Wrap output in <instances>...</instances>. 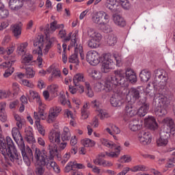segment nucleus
<instances>
[{"mask_svg": "<svg viewBox=\"0 0 175 175\" xmlns=\"http://www.w3.org/2000/svg\"><path fill=\"white\" fill-rule=\"evenodd\" d=\"M148 110H150V104L144 102L139 109H137V114H138L139 117H144V116L148 113Z\"/></svg>", "mask_w": 175, "mask_h": 175, "instance_id": "393cba45", "label": "nucleus"}, {"mask_svg": "<svg viewBox=\"0 0 175 175\" xmlns=\"http://www.w3.org/2000/svg\"><path fill=\"white\" fill-rule=\"evenodd\" d=\"M81 143L84 147H94V146H95V141H92L88 138L83 139Z\"/></svg>", "mask_w": 175, "mask_h": 175, "instance_id": "c03bdc74", "label": "nucleus"}, {"mask_svg": "<svg viewBox=\"0 0 175 175\" xmlns=\"http://www.w3.org/2000/svg\"><path fill=\"white\" fill-rule=\"evenodd\" d=\"M33 62V56L31 53H26L23 55L22 59V64L25 65L26 66H29V65H32Z\"/></svg>", "mask_w": 175, "mask_h": 175, "instance_id": "cd10ccee", "label": "nucleus"}, {"mask_svg": "<svg viewBox=\"0 0 175 175\" xmlns=\"http://www.w3.org/2000/svg\"><path fill=\"white\" fill-rule=\"evenodd\" d=\"M9 96V92L0 90V99H5Z\"/></svg>", "mask_w": 175, "mask_h": 175, "instance_id": "052dcab7", "label": "nucleus"}, {"mask_svg": "<svg viewBox=\"0 0 175 175\" xmlns=\"http://www.w3.org/2000/svg\"><path fill=\"white\" fill-rule=\"evenodd\" d=\"M142 91L139 88H131L129 89L126 96V100L128 103H135L138 99H140Z\"/></svg>", "mask_w": 175, "mask_h": 175, "instance_id": "9d476101", "label": "nucleus"}, {"mask_svg": "<svg viewBox=\"0 0 175 175\" xmlns=\"http://www.w3.org/2000/svg\"><path fill=\"white\" fill-rule=\"evenodd\" d=\"M0 152L3 157L8 155L10 161L15 165H23V157L17 151L10 137H5V139L0 140Z\"/></svg>", "mask_w": 175, "mask_h": 175, "instance_id": "f03ea898", "label": "nucleus"}, {"mask_svg": "<svg viewBox=\"0 0 175 175\" xmlns=\"http://www.w3.org/2000/svg\"><path fill=\"white\" fill-rule=\"evenodd\" d=\"M138 139L142 144L147 146L151 143V134L148 131L142 130L138 133Z\"/></svg>", "mask_w": 175, "mask_h": 175, "instance_id": "6ab92c4d", "label": "nucleus"}, {"mask_svg": "<svg viewBox=\"0 0 175 175\" xmlns=\"http://www.w3.org/2000/svg\"><path fill=\"white\" fill-rule=\"evenodd\" d=\"M54 40H55V38H52L49 40V42L46 45V48L44 49V54H47L49 53V50H50L51 44H53V42H54Z\"/></svg>", "mask_w": 175, "mask_h": 175, "instance_id": "864d4df0", "label": "nucleus"}, {"mask_svg": "<svg viewBox=\"0 0 175 175\" xmlns=\"http://www.w3.org/2000/svg\"><path fill=\"white\" fill-rule=\"evenodd\" d=\"M110 128H111V131L113 132V133H116V135H119V133H120V132H121L120 129L114 124H110Z\"/></svg>", "mask_w": 175, "mask_h": 175, "instance_id": "680f3d73", "label": "nucleus"}, {"mask_svg": "<svg viewBox=\"0 0 175 175\" xmlns=\"http://www.w3.org/2000/svg\"><path fill=\"white\" fill-rule=\"evenodd\" d=\"M53 161V159H50V157H49L48 160L46 161V162H45L44 165H45L46 169H49V170H53L55 166L57 165V163H55V161Z\"/></svg>", "mask_w": 175, "mask_h": 175, "instance_id": "79ce46f5", "label": "nucleus"}, {"mask_svg": "<svg viewBox=\"0 0 175 175\" xmlns=\"http://www.w3.org/2000/svg\"><path fill=\"white\" fill-rule=\"evenodd\" d=\"M122 8L124 10H129L131 9V3H129V1L128 0H124V1H122L120 3Z\"/></svg>", "mask_w": 175, "mask_h": 175, "instance_id": "6e6d98bb", "label": "nucleus"}, {"mask_svg": "<svg viewBox=\"0 0 175 175\" xmlns=\"http://www.w3.org/2000/svg\"><path fill=\"white\" fill-rule=\"evenodd\" d=\"M115 72H122V73H123V77L124 79H126V84L124 85V87L128 86V81H130V83H136L137 81L136 73L131 68H127L125 72L122 70H115Z\"/></svg>", "mask_w": 175, "mask_h": 175, "instance_id": "9b49d317", "label": "nucleus"}, {"mask_svg": "<svg viewBox=\"0 0 175 175\" xmlns=\"http://www.w3.org/2000/svg\"><path fill=\"white\" fill-rule=\"evenodd\" d=\"M43 44H44V40L42 36H38L33 42V46L36 47L33 50V54H38L37 61L38 62V68H42V64L43 62Z\"/></svg>", "mask_w": 175, "mask_h": 175, "instance_id": "6e6552de", "label": "nucleus"}, {"mask_svg": "<svg viewBox=\"0 0 175 175\" xmlns=\"http://www.w3.org/2000/svg\"><path fill=\"white\" fill-rule=\"evenodd\" d=\"M145 122H146V124L150 128V129L155 130L158 128V123H157L155 118L152 116H149L147 119H146Z\"/></svg>", "mask_w": 175, "mask_h": 175, "instance_id": "bb28decb", "label": "nucleus"}, {"mask_svg": "<svg viewBox=\"0 0 175 175\" xmlns=\"http://www.w3.org/2000/svg\"><path fill=\"white\" fill-rule=\"evenodd\" d=\"M25 76L27 79H33V77H35V71L31 67L27 68Z\"/></svg>", "mask_w": 175, "mask_h": 175, "instance_id": "49530a36", "label": "nucleus"}, {"mask_svg": "<svg viewBox=\"0 0 175 175\" xmlns=\"http://www.w3.org/2000/svg\"><path fill=\"white\" fill-rule=\"evenodd\" d=\"M62 111V108L59 106H55L49 109V113L47 118L49 124H51L55 121L57 116Z\"/></svg>", "mask_w": 175, "mask_h": 175, "instance_id": "a211bd4d", "label": "nucleus"}, {"mask_svg": "<svg viewBox=\"0 0 175 175\" xmlns=\"http://www.w3.org/2000/svg\"><path fill=\"white\" fill-rule=\"evenodd\" d=\"M109 19L105 21L100 26L99 28L101 29V31H103L105 33H109V32H111V27L107 23H109Z\"/></svg>", "mask_w": 175, "mask_h": 175, "instance_id": "f704fd0d", "label": "nucleus"}, {"mask_svg": "<svg viewBox=\"0 0 175 175\" xmlns=\"http://www.w3.org/2000/svg\"><path fill=\"white\" fill-rule=\"evenodd\" d=\"M113 23L118 27H125V25H126L125 19H124L122 16L120 15H113Z\"/></svg>", "mask_w": 175, "mask_h": 175, "instance_id": "c756f323", "label": "nucleus"}, {"mask_svg": "<svg viewBox=\"0 0 175 175\" xmlns=\"http://www.w3.org/2000/svg\"><path fill=\"white\" fill-rule=\"evenodd\" d=\"M30 98L32 99H37L38 102V106H42V100H40V97H39V94L33 90H29Z\"/></svg>", "mask_w": 175, "mask_h": 175, "instance_id": "ea45409f", "label": "nucleus"}, {"mask_svg": "<svg viewBox=\"0 0 175 175\" xmlns=\"http://www.w3.org/2000/svg\"><path fill=\"white\" fill-rule=\"evenodd\" d=\"M114 76L105 80L103 91L111 92V91H114V88H116L117 85L125 87L126 79L124 78V73H122V71H114Z\"/></svg>", "mask_w": 175, "mask_h": 175, "instance_id": "20e7f679", "label": "nucleus"}, {"mask_svg": "<svg viewBox=\"0 0 175 175\" xmlns=\"http://www.w3.org/2000/svg\"><path fill=\"white\" fill-rule=\"evenodd\" d=\"M53 77H61V71L58 69H55L52 72Z\"/></svg>", "mask_w": 175, "mask_h": 175, "instance_id": "774afa93", "label": "nucleus"}, {"mask_svg": "<svg viewBox=\"0 0 175 175\" xmlns=\"http://www.w3.org/2000/svg\"><path fill=\"white\" fill-rule=\"evenodd\" d=\"M102 144L107 147L108 148H111L112 150H116V152H106L105 154L107 157L110 158H118L120 153L121 152V146H117L111 141H109L107 139H103Z\"/></svg>", "mask_w": 175, "mask_h": 175, "instance_id": "1a4fd4ad", "label": "nucleus"}, {"mask_svg": "<svg viewBox=\"0 0 175 175\" xmlns=\"http://www.w3.org/2000/svg\"><path fill=\"white\" fill-rule=\"evenodd\" d=\"M64 114L66 116L67 118H71V120H75L76 118V117L73 115V113L68 109L65 110Z\"/></svg>", "mask_w": 175, "mask_h": 175, "instance_id": "bf43d9fd", "label": "nucleus"}, {"mask_svg": "<svg viewBox=\"0 0 175 175\" xmlns=\"http://www.w3.org/2000/svg\"><path fill=\"white\" fill-rule=\"evenodd\" d=\"M98 116H100V120H105V118H109V113L103 109L98 110Z\"/></svg>", "mask_w": 175, "mask_h": 175, "instance_id": "8fccbe9b", "label": "nucleus"}, {"mask_svg": "<svg viewBox=\"0 0 175 175\" xmlns=\"http://www.w3.org/2000/svg\"><path fill=\"white\" fill-rule=\"evenodd\" d=\"M162 123L167 126H165L161 131H170V134L174 135L175 132V124L174 120L172 118H165L162 120Z\"/></svg>", "mask_w": 175, "mask_h": 175, "instance_id": "aec40b11", "label": "nucleus"}, {"mask_svg": "<svg viewBox=\"0 0 175 175\" xmlns=\"http://www.w3.org/2000/svg\"><path fill=\"white\" fill-rule=\"evenodd\" d=\"M73 169H75L73 163L70 162L67 164V165L64 168V172L66 173H69L70 172V170H73Z\"/></svg>", "mask_w": 175, "mask_h": 175, "instance_id": "13d9d810", "label": "nucleus"}, {"mask_svg": "<svg viewBox=\"0 0 175 175\" xmlns=\"http://www.w3.org/2000/svg\"><path fill=\"white\" fill-rule=\"evenodd\" d=\"M62 142H68L70 139V131L68 127L65 126L64 128L63 132L62 133Z\"/></svg>", "mask_w": 175, "mask_h": 175, "instance_id": "2f4dec72", "label": "nucleus"}, {"mask_svg": "<svg viewBox=\"0 0 175 175\" xmlns=\"http://www.w3.org/2000/svg\"><path fill=\"white\" fill-rule=\"evenodd\" d=\"M25 139L27 143H29L30 144H33V143L36 142L35 137H33V134L32 133V131L29 129H26L25 131Z\"/></svg>", "mask_w": 175, "mask_h": 175, "instance_id": "473e14b6", "label": "nucleus"}, {"mask_svg": "<svg viewBox=\"0 0 175 175\" xmlns=\"http://www.w3.org/2000/svg\"><path fill=\"white\" fill-rule=\"evenodd\" d=\"M27 47H28V42H23L18 44L16 53L18 55H25L27 53Z\"/></svg>", "mask_w": 175, "mask_h": 175, "instance_id": "c85d7f7f", "label": "nucleus"}, {"mask_svg": "<svg viewBox=\"0 0 175 175\" xmlns=\"http://www.w3.org/2000/svg\"><path fill=\"white\" fill-rule=\"evenodd\" d=\"M24 3L22 0H10L9 8L11 10H20L23 8Z\"/></svg>", "mask_w": 175, "mask_h": 175, "instance_id": "b1692460", "label": "nucleus"}, {"mask_svg": "<svg viewBox=\"0 0 175 175\" xmlns=\"http://www.w3.org/2000/svg\"><path fill=\"white\" fill-rule=\"evenodd\" d=\"M90 75L93 80H99L102 77V74L97 70H92Z\"/></svg>", "mask_w": 175, "mask_h": 175, "instance_id": "a19ab883", "label": "nucleus"}, {"mask_svg": "<svg viewBox=\"0 0 175 175\" xmlns=\"http://www.w3.org/2000/svg\"><path fill=\"white\" fill-rule=\"evenodd\" d=\"M84 81V75L79 73L75 75L73 78V83L75 85H79L80 83Z\"/></svg>", "mask_w": 175, "mask_h": 175, "instance_id": "e433bc0d", "label": "nucleus"}, {"mask_svg": "<svg viewBox=\"0 0 175 175\" xmlns=\"http://www.w3.org/2000/svg\"><path fill=\"white\" fill-rule=\"evenodd\" d=\"M59 102L63 106H68V107H72L70 105V102L68 100H66L65 95L62 94L59 98Z\"/></svg>", "mask_w": 175, "mask_h": 175, "instance_id": "37998d69", "label": "nucleus"}, {"mask_svg": "<svg viewBox=\"0 0 175 175\" xmlns=\"http://www.w3.org/2000/svg\"><path fill=\"white\" fill-rule=\"evenodd\" d=\"M104 85L100 82H97L94 85V90L96 92H102V90H103Z\"/></svg>", "mask_w": 175, "mask_h": 175, "instance_id": "5fc2aeb1", "label": "nucleus"}, {"mask_svg": "<svg viewBox=\"0 0 175 175\" xmlns=\"http://www.w3.org/2000/svg\"><path fill=\"white\" fill-rule=\"evenodd\" d=\"M69 62L71 64H79V57L77 56V53H76V51H75V53L72 55L69 58H68Z\"/></svg>", "mask_w": 175, "mask_h": 175, "instance_id": "09e8293b", "label": "nucleus"}, {"mask_svg": "<svg viewBox=\"0 0 175 175\" xmlns=\"http://www.w3.org/2000/svg\"><path fill=\"white\" fill-rule=\"evenodd\" d=\"M169 105H170V100L167 97L161 96V94H157L155 96L153 102L155 116L159 118L166 116V114H167L166 107H168Z\"/></svg>", "mask_w": 175, "mask_h": 175, "instance_id": "39448f33", "label": "nucleus"}, {"mask_svg": "<svg viewBox=\"0 0 175 175\" xmlns=\"http://www.w3.org/2000/svg\"><path fill=\"white\" fill-rule=\"evenodd\" d=\"M49 156H47V152L44 150H40V149L36 148L34 152V158L37 163H41L44 165L48 160Z\"/></svg>", "mask_w": 175, "mask_h": 175, "instance_id": "f3484780", "label": "nucleus"}, {"mask_svg": "<svg viewBox=\"0 0 175 175\" xmlns=\"http://www.w3.org/2000/svg\"><path fill=\"white\" fill-rule=\"evenodd\" d=\"M14 118L16 121V126H18L19 129H21L24 124H25V119L20 117L18 115H15Z\"/></svg>", "mask_w": 175, "mask_h": 175, "instance_id": "58836bf2", "label": "nucleus"}, {"mask_svg": "<svg viewBox=\"0 0 175 175\" xmlns=\"http://www.w3.org/2000/svg\"><path fill=\"white\" fill-rule=\"evenodd\" d=\"M131 172H146V166L143 165H138L134 166L133 168H130Z\"/></svg>", "mask_w": 175, "mask_h": 175, "instance_id": "de8ad7c7", "label": "nucleus"}, {"mask_svg": "<svg viewBox=\"0 0 175 175\" xmlns=\"http://www.w3.org/2000/svg\"><path fill=\"white\" fill-rule=\"evenodd\" d=\"M112 165L113 164L111 163H110L109 161L101 159L100 165V166H103L104 167H106L107 166H112Z\"/></svg>", "mask_w": 175, "mask_h": 175, "instance_id": "69168bd1", "label": "nucleus"}, {"mask_svg": "<svg viewBox=\"0 0 175 175\" xmlns=\"http://www.w3.org/2000/svg\"><path fill=\"white\" fill-rule=\"evenodd\" d=\"M124 111L127 117H135V116L137 114V107H136V105H135V104L128 103L127 105L125 106Z\"/></svg>", "mask_w": 175, "mask_h": 175, "instance_id": "4be33fe9", "label": "nucleus"}, {"mask_svg": "<svg viewBox=\"0 0 175 175\" xmlns=\"http://www.w3.org/2000/svg\"><path fill=\"white\" fill-rule=\"evenodd\" d=\"M48 91H49L52 94H54V92H57V91H58V85L52 84L48 86Z\"/></svg>", "mask_w": 175, "mask_h": 175, "instance_id": "4d7b16f0", "label": "nucleus"}, {"mask_svg": "<svg viewBox=\"0 0 175 175\" xmlns=\"http://www.w3.org/2000/svg\"><path fill=\"white\" fill-rule=\"evenodd\" d=\"M8 17H9V10L5 9V6L1 4L0 6V18H8Z\"/></svg>", "mask_w": 175, "mask_h": 175, "instance_id": "4c0bfd02", "label": "nucleus"}, {"mask_svg": "<svg viewBox=\"0 0 175 175\" xmlns=\"http://www.w3.org/2000/svg\"><path fill=\"white\" fill-rule=\"evenodd\" d=\"M141 81L147 83L151 79V71L148 69H144L139 73Z\"/></svg>", "mask_w": 175, "mask_h": 175, "instance_id": "a878e982", "label": "nucleus"}, {"mask_svg": "<svg viewBox=\"0 0 175 175\" xmlns=\"http://www.w3.org/2000/svg\"><path fill=\"white\" fill-rule=\"evenodd\" d=\"M170 137V131L165 130L161 131L160 137L157 140V145L158 147H166L169 143V138Z\"/></svg>", "mask_w": 175, "mask_h": 175, "instance_id": "2eb2a0df", "label": "nucleus"}, {"mask_svg": "<svg viewBox=\"0 0 175 175\" xmlns=\"http://www.w3.org/2000/svg\"><path fill=\"white\" fill-rule=\"evenodd\" d=\"M0 120L1 122H6L8 120V116L6 115V112L0 113Z\"/></svg>", "mask_w": 175, "mask_h": 175, "instance_id": "0e129e2a", "label": "nucleus"}, {"mask_svg": "<svg viewBox=\"0 0 175 175\" xmlns=\"http://www.w3.org/2000/svg\"><path fill=\"white\" fill-rule=\"evenodd\" d=\"M110 103L113 107H120L122 105V97L118 93H115L110 98Z\"/></svg>", "mask_w": 175, "mask_h": 175, "instance_id": "5701e85b", "label": "nucleus"}, {"mask_svg": "<svg viewBox=\"0 0 175 175\" xmlns=\"http://www.w3.org/2000/svg\"><path fill=\"white\" fill-rule=\"evenodd\" d=\"M113 58L114 57L110 54H105L100 57L99 53L95 51H89L86 54V61L92 66H96L101 61V72L103 73H109L110 70L113 69Z\"/></svg>", "mask_w": 175, "mask_h": 175, "instance_id": "f257e3e1", "label": "nucleus"}, {"mask_svg": "<svg viewBox=\"0 0 175 175\" xmlns=\"http://www.w3.org/2000/svg\"><path fill=\"white\" fill-rule=\"evenodd\" d=\"M107 42L109 46H114L117 43V37L114 34L109 35Z\"/></svg>", "mask_w": 175, "mask_h": 175, "instance_id": "a18cd8bd", "label": "nucleus"}, {"mask_svg": "<svg viewBox=\"0 0 175 175\" xmlns=\"http://www.w3.org/2000/svg\"><path fill=\"white\" fill-rule=\"evenodd\" d=\"M8 27H9V22L3 21L0 25V31H3V29H5V28H8Z\"/></svg>", "mask_w": 175, "mask_h": 175, "instance_id": "338daca9", "label": "nucleus"}, {"mask_svg": "<svg viewBox=\"0 0 175 175\" xmlns=\"http://www.w3.org/2000/svg\"><path fill=\"white\" fill-rule=\"evenodd\" d=\"M12 137L16 142V144L19 147L23 159L27 166L31 165V159H33V153L31 148H27L25 150V144L24 143V139L20 133V131L16 127H14L12 130Z\"/></svg>", "mask_w": 175, "mask_h": 175, "instance_id": "7ed1b4c3", "label": "nucleus"}, {"mask_svg": "<svg viewBox=\"0 0 175 175\" xmlns=\"http://www.w3.org/2000/svg\"><path fill=\"white\" fill-rule=\"evenodd\" d=\"M105 8L110 10L111 13H121V7L117 5V0H107Z\"/></svg>", "mask_w": 175, "mask_h": 175, "instance_id": "412c9836", "label": "nucleus"}, {"mask_svg": "<svg viewBox=\"0 0 175 175\" xmlns=\"http://www.w3.org/2000/svg\"><path fill=\"white\" fill-rule=\"evenodd\" d=\"M21 27H23V24L21 23L15 24L12 27V33L16 39L20 38V35H21Z\"/></svg>", "mask_w": 175, "mask_h": 175, "instance_id": "7c9ffc66", "label": "nucleus"}, {"mask_svg": "<svg viewBox=\"0 0 175 175\" xmlns=\"http://www.w3.org/2000/svg\"><path fill=\"white\" fill-rule=\"evenodd\" d=\"M122 162H124L125 163H129V162H131L132 161V157L129 155H124L121 157Z\"/></svg>", "mask_w": 175, "mask_h": 175, "instance_id": "e2e57ef3", "label": "nucleus"}, {"mask_svg": "<svg viewBox=\"0 0 175 175\" xmlns=\"http://www.w3.org/2000/svg\"><path fill=\"white\" fill-rule=\"evenodd\" d=\"M57 21H54L51 23L50 28H49V25L44 29V33L46 36V38H49V33H52V32H54L55 29H57Z\"/></svg>", "mask_w": 175, "mask_h": 175, "instance_id": "72a5a7b5", "label": "nucleus"}, {"mask_svg": "<svg viewBox=\"0 0 175 175\" xmlns=\"http://www.w3.org/2000/svg\"><path fill=\"white\" fill-rule=\"evenodd\" d=\"M49 139L51 143L49 146V159H54V155L58 152V144L61 143V132L50 133Z\"/></svg>", "mask_w": 175, "mask_h": 175, "instance_id": "423d86ee", "label": "nucleus"}, {"mask_svg": "<svg viewBox=\"0 0 175 175\" xmlns=\"http://www.w3.org/2000/svg\"><path fill=\"white\" fill-rule=\"evenodd\" d=\"M77 38H76V35H75L71 40L70 45H68V49L70 50L71 49H74V50H75L77 55L78 56L79 54L81 58L83 59L84 58V51H83V46L77 43Z\"/></svg>", "mask_w": 175, "mask_h": 175, "instance_id": "4468645a", "label": "nucleus"}, {"mask_svg": "<svg viewBox=\"0 0 175 175\" xmlns=\"http://www.w3.org/2000/svg\"><path fill=\"white\" fill-rule=\"evenodd\" d=\"M106 20H110V16L104 11L96 12L92 16V23L98 24V27L103 24Z\"/></svg>", "mask_w": 175, "mask_h": 175, "instance_id": "f8f14e48", "label": "nucleus"}, {"mask_svg": "<svg viewBox=\"0 0 175 175\" xmlns=\"http://www.w3.org/2000/svg\"><path fill=\"white\" fill-rule=\"evenodd\" d=\"M154 73L155 75V77H158V79H159V88L164 89L167 84V80L169 79L167 77V73L164 70H159V69L155 70L154 71Z\"/></svg>", "mask_w": 175, "mask_h": 175, "instance_id": "ddd939ff", "label": "nucleus"}, {"mask_svg": "<svg viewBox=\"0 0 175 175\" xmlns=\"http://www.w3.org/2000/svg\"><path fill=\"white\" fill-rule=\"evenodd\" d=\"M140 128H142V126L139 124H138L137 123L135 124V122H131L129 124V129L133 132H136V131H139V129H140Z\"/></svg>", "mask_w": 175, "mask_h": 175, "instance_id": "3c124183", "label": "nucleus"}, {"mask_svg": "<svg viewBox=\"0 0 175 175\" xmlns=\"http://www.w3.org/2000/svg\"><path fill=\"white\" fill-rule=\"evenodd\" d=\"M88 36L90 40L88 41V46L90 49H98L99 42L102 40V35L92 28L88 29Z\"/></svg>", "mask_w": 175, "mask_h": 175, "instance_id": "0eeeda50", "label": "nucleus"}, {"mask_svg": "<svg viewBox=\"0 0 175 175\" xmlns=\"http://www.w3.org/2000/svg\"><path fill=\"white\" fill-rule=\"evenodd\" d=\"M36 125V127H37V129H38L39 133H40V135H42V136H44V135L46 133L44 127L43 126H42V124H40V122H37Z\"/></svg>", "mask_w": 175, "mask_h": 175, "instance_id": "603ef678", "label": "nucleus"}, {"mask_svg": "<svg viewBox=\"0 0 175 175\" xmlns=\"http://www.w3.org/2000/svg\"><path fill=\"white\" fill-rule=\"evenodd\" d=\"M44 165H42V163H38L36 165L35 173L36 175H43L46 169L44 168Z\"/></svg>", "mask_w": 175, "mask_h": 175, "instance_id": "c9c22d12", "label": "nucleus"}, {"mask_svg": "<svg viewBox=\"0 0 175 175\" xmlns=\"http://www.w3.org/2000/svg\"><path fill=\"white\" fill-rule=\"evenodd\" d=\"M16 62L14 59H10L3 63H2L0 66L2 69H6L4 74L3 77L8 78L13 74L14 72V68L12 67L13 64Z\"/></svg>", "mask_w": 175, "mask_h": 175, "instance_id": "dca6fc26", "label": "nucleus"}]
</instances>
